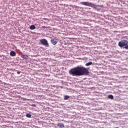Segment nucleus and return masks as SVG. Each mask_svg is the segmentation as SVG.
Listing matches in <instances>:
<instances>
[{"label": "nucleus", "mask_w": 128, "mask_h": 128, "mask_svg": "<svg viewBox=\"0 0 128 128\" xmlns=\"http://www.w3.org/2000/svg\"><path fill=\"white\" fill-rule=\"evenodd\" d=\"M69 74L72 76H88L90 72L84 67L77 66L70 69Z\"/></svg>", "instance_id": "obj_1"}, {"label": "nucleus", "mask_w": 128, "mask_h": 128, "mask_svg": "<svg viewBox=\"0 0 128 128\" xmlns=\"http://www.w3.org/2000/svg\"><path fill=\"white\" fill-rule=\"evenodd\" d=\"M128 42L126 40H122L118 42V46L120 48H122L124 46V48H126V50H128Z\"/></svg>", "instance_id": "obj_2"}, {"label": "nucleus", "mask_w": 128, "mask_h": 128, "mask_svg": "<svg viewBox=\"0 0 128 128\" xmlns=\"http://www.w3.org/2000/svg\"><path fill=\"white\" fill-rule=\"evenodd\" d=\"M80 4L86 6H90L91 8H94V6H96V5L90 2H80Z\"/></svg>", "instance_id": "obj_3"}, {"label": "nucleus", "mask_w": 128, "mask_h": 128, "mask_svg": "<svg viewBox=\"0 0 128 128\" xmlns=\"http://www.w3.org/2000/svg\"><path fill=\"white\" fill-rule=\"evenodd\" d=\"M40 43L41 44H42V46H46L47 48H48L50 46V45L48 44V40L46 39H42L40 40Z\"/></svg>", "instance_id": "obj_4"}, {"label": "nucleus", "mask_w": 128, "mask_h": 128, "mask_svg": "<svg viewBox=\"0 0 128 128\" xmlns=\"http://www.w3.org/2000/svg\"><path fill=\"white\" fill-rule=\"evenodd\" d=\"M51 42L52 44H54V46H56V44L58 43V42H56V39H52L51 40Z\"/></svg>", "instance_id": "obj_5"}, {"label": "nucleus", "mask_w": 128, "mask_h": 128, "mask_svg": "<svg viewBox=\"0 0 128 128\" xmlns=\"http://www.w3.org/2000/svg\"><path fill=\"white\" fill-rule=\"evenodd\" d=\"M21 58H24V60H28V56L26 55V54H22V55Z\"/></svg>", "instance_id": "obj_6"}, {"label": "nucleus", "mask_w": 128, "mask_h": 128, "mask_svg": "<svg viewBox=\"0 0 128 128\" xmlns=\"http://www.w3.org/2000/svg\"><path fill=\"white\" fill-rule=\"evenodd\" d=\"M16 52L14 51H11L10 52V56H16Z\"/></svg>", "instance_id": "obj_7"}, {"label": "nucleus", "mask_w": 128, "mask_h": 128, "mask_svg": "<svg viewBox=\"0 0 128 128\" xmlns=\"http://www.w3.org/2000/svg\"><path fill=\"white\" fill-rule=\"evenodd\" d=\"M57 126L59 128H64V124L62 123H58Z\"/></svg>", "instance_id": "obj_8"}, {"label": "nucleus", "mask_w": 128, "mask_h": 128, "mask_svg": "<svg viewBox=\"0 0 128 128\" xmlns=\"http://www.w3.org/2000/svg\"><path fill=\"white\" fill-rule=\"evenodd\" d=\"M30 30H36V26L32 25L31 26H30Z\"/></svg>", "instance_id": "obj_9"}, {"label": "nucleus", "mask_w": 128, "mask_h": 128, "mask_svg": "<svg viewBox=\"0 0 128 128\" xmlns=\"http://www.w3.org/2000/svg\"><path fill=\"white\" fill-rule=\"evenodd\" d=\"M92 62H88L86 64V66H92Z\"/></svg>", "instance_id": "obj_10"}, {"label": "nucleus", "mask_w": 128, "mask_h": 128, "mask_svg": "<svg viewBox=\"0 0 128 128\" xmlns=\"http://www.w3.org/2000/svg\"><path fill=\"white\" fill-rule=\"evenodd\" d=\"M70 96H66V95H65L64 96V100H68V98H70Z\"/></svg>", "instance_id": "obj_11"}, {"label": "nucleus", "mask_w": 128, "mask_h": 128, "mask_svg": "<svg viewBox=\"0 0 128 128\" xmlns=\"http://www.w3.org/2000/svg\"><path fill=\"white\" fill-rule=\"evenodd\" d=\"M108 98H110V100H114V96L112 95H109L108 96Z\"/></svg>", "instance_id": "obj_12"}, {"label": "nucleus", "mask_w": 128, "mask_h": 128, "mask_svg": "<svg viewBox=\"0 0 128 128\" xmlns=\"http://www.w3.org/2000/svg\"><path fill=\"white\" fill-rule=\"evenodd\" d=\"M26 118H32V114H26Z\"/></svg>", "instance_id": "obj_13"}, {"label": "nucleus", "mask_w": 128, "mask_h": 128, "mask_svg": "<svg viewBox=\"0 0 128 128\" xmlns=\"http://www.w3.org/2000/svg\"><path fill=\"white\" fill-rule=\"evenodd\" d=\"M42 28H48L46 26H42Z\"/></svg>", "instance_id": "obj_14"}, {"label": "nucleus", "mask_w": 128, "mask_h": 128, "mask_svg": "<svg viewBox=\"0 0 128 128\" xmlns=\"http://www.w3.org/2000/svg\"><path fill=\"white\" fill-rule=\"evenodd\" d=\"M17 73L18 74H20V72H18Z\"/></svg>", "instance_id": "obj_15"}, {"label": "nucleus", "mask_w": 128, "mask_h": 128, "mask_svg": "<svg viewBox=\"0 0 128 128\" xmlns=\"http://www.w3.org/2000/svg\"><path fill=\"white\" fill-rule=\"evenodd\" d=\"M44 20H46V18H44Z\"/></svg>", "instance_id": "obj_16"}]
</instances>
